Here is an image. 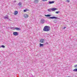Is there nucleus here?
<instances>
[{"label": "nucleus", "instance_id": "1a4fd4ad", "mask_svg": "<svg viewBox=\"0 0 77 77\" xmlns=\"http://www.w3.org/2000/svg\"><path fill=\"white\" fill-rule=\"evenodd\" d=\"M15 29L16 30H21V29L19 28H15Z\"/></svg>", "mask_w": 77, "mask_h": 77}, {"label": "nucleus", "instance_id": "393cba45", "mask_svg": "<svg viewBox=\"0 0 77 77\" xmlns=\"http://www.w3.org/2000/svg\"><path fill=\"white\" fill-rule=\"evenodd\" d=\"M16 2V1H14V2Z\"/></svg>", "mask_w": 77, "mask_h": 77}, {"label": "nucleus", "instance_id": "423d86ee", "mask_svg": "<svg viewBox=\"0 0 77 77\" xmlns=\"http://www.w3.org/2000/svg\"><path fill=\"white\" fill-rule=\"evenodd\" d=\"M54 3V1H49L48 2V4H49V5H50L51 4H53V3Z\"/></svg>", "mask_w": 77, "mask_h": 77}, {"label": "nucleus", "instance_id": "5701e85b", "mask_svg": "<svg viewBox=\"0 0 77 77\" xmlns=\"http://www.w3.org/2000/svg\"><path fill=\"white\" fill-rule=\"evenodd\" d=\"M43 2H45V1H47V0H42Z\"/></svg>", "mask_w": 77, "mask_h": 77}, {"label": "nucleus", "instance_id": "2eb2a0df", "mask_svg": "<svg viewBox=\"0 0 77 77\" xmlns=\"http://www.w3.org/2000/svg\"><path fill=\"white\" fill-rule=\"evenodd\" d=\"M46 17H50L51 16V15L50 14H48L47 15H45Z\"/></svg>", "mask_w": 77, "mask_h": 77}, {"label": "nucleus", "instance_id": "dca6fc26", "mask_svg": "<svg viewBox=\"0 0 77 77\" xmlns=\"http://www.w3.org/2000/svg\"><path fill=\"white\" fill-rule=\"evenodd\" d=\"M73 71H75V72H77V69H75L73 70Z\"/></svg>", "mask_w": 77, "mask_h": 77}, {"label": "nucleus", "instance_id": "b1692460", "mask_svg": "<svg viewBox=\"0 0 77 77\" xmlns=\"http://www.w3.org/2000/svg\"><path fill=\"white\" fill-rule=\"evenodd\" d=\"M66 28V27H63V29H65Z\"/></svg>", "mask_w": 77, "mask_h": 77}, {"label": "nucleus", "instance_id": "a211bd4d", "mask_svg": "<svg viewBox=\"0 0 77 77\" xmlns=\"http://www.w3.org/2000/svg\"><path fill=\"white\" fill-rule=\"evenodd\" d=\"M10 28H11V29H12V30H15V28H14V27H11Z\"/></svg>", "mask_w": 77, "mask_h": 77}, {"label": "nucleus", "instance_id": "39448f33", "mask_svg": "<svg viewBox=\"0 0 77 77\" xmlns=\"http://www.w3.org/2000/svg\"><path fill=\"white\" fill-rule=\"evenodd\" d=\"M13 35L15 36H18V34L17 32H13Z\"/></svg>", "mask_w": 77, "mask_h": 77}, {"label": "nucleus", "instance_id": "f257e3e1", "mask_svg": "<svg viewBox=\"0 0 77 77\" xmlns=\"http://www.w3.org/2000/svg\"><path fill=\"white\" fill-rule=\"evenodd\" d=\"M44 32H49L50 30V27L48 26H45L43 29Z\"/></svg>", "mask_w": 77, "mask_h": 77}, {"label": "nucleus", "instance_id": "4be33fe9", "mask_svg": "<svg viewBox=\"0 0 77 77\" xmlns=\"http://www.w3.org/2000/svg\"><path fill=\"white\" fill-rule=\"evenodd\" d=\"M59 12H60V11H57L55 12V13H56V14H59Z\"/></svg>", "mask_w": 77, "mask_h": 77}, {"label": "nucleus", "instance_id": "4468645a", "mask_svg": "<svg viewBox=\"0 0 77 77\" xmlns=\"http://www.w3.org/2000/svg\"><path fill=\"white\" fill-rule=\"evenodd\" d=\"M29 11V10L27 9H26L24 10H23V11L24 12H27V11Z\"/></svg>", "mask_w": 77, "mask_h": 77}, {"label": "nucleus", "instance_id": "f8f14e48", "mask_svg": "<svg viewBox=\"0 0 77 77\" xmlns=\"http://www.w3.org/2000/svg\"><path fill=\"white\" fill-rule=\"evenodd\" d=\"M14 15H17V14H18V11H15L14 13Z\"/></svg>", "mask_w": 77, "mask_h": 77}, {"label": "nucleus", "instance_id": "f3484780", "mask_svg": "<svg viewBox=\"0 0 77 77\" xmlns=\"http://www.w3.org/2000/svg\"><path fill=\"white\" fill-rule=\"evenodd\" d=\"M43 44H42L41 43L40 44V47H43Z\"/></svg>", "mask_w": 77, "mask_h": 77}, {"label": "nucleus", "instance_id": "412c9836", "mask_svg": "<svg viewBox=\"0 0 77 77\" xmlns=\"http://www.w3.org/2000/svg\"><path fill=\"white\" fill-rule=\"evenodd\" d=\"M74 67V68H77V65H75Z\"/></svg>", "mask_w": 77, "mask_h": 77}, {"label": "nucleus", "instance_id": "6e6552de", "mask_svg": "<svg viewBox=\"0 0 77 77\" xmlns=\"http://www.w3.org/2000/svg\"><path fill=\"white\" fill-rule=\"evenodd\" d=\"M40 42H41V43H43L44 42V39H42L40 40Z\"/></svg>", "mask_w": 77, "mask_h": 77}, {"label": "nucleus", "instance_id": "7ed1b4c3", "mask_svg": "<svg viewBox=\"0 0 77 77\" xmlns=\"http://www.w3.org/2000/svg\"><path fill=\"white\" fill-rule=\"evenodd\" d=\"M57 19V20H59V18L55 17H49V19Z\"/></svg>", "mask_w": 77, "mask_h": 77}, {"label": "nucleus", "instance_id": "0eeeda50", "mask_svg": "<svg viewBox=\"0 0 77 77\" xmlns=\"http://www.w3.org/2000/svg\"><path fill=\"white\" fill-rule=\"evenodd\" d=\"M24 17L25 18H27L29 17V15L27 14H25L24 15Z\"/></svg>", "mask_w": 77, "mask_h": 77}, {"label": "nucleus", "instance_id": "20e7f679", "mask_svg": "<svg viewBox=\"0 0 77 77\" xmlns=\"http://www.w3.org/2000/svg\"><path fill=\"white\" fill-rule=\"evenodd\" d=\"M45 20L44 19H42L41 20V21L40 22L42 24H44V23H45Z\"/></svg>", "mask_w": 77, "mask_h": 77}, {"label": "nucleus", "instance_id": "aec40b11", "mask_svg": "<svg viewBox=\"0 0 77 77\" xmlns=\"http://www.w3.org/2000/svg\"><path fill=\"white\" fill-rule=\"evenodd\" d=\"M70 1V0H67L66 1V2L67 3H69V2Z\"/></svg>", "mask_w": 77, "mask_h": 77}, {"label": "nucleus", "instance_id": "f03ea898", "mask_svg": "<svg viewBox=\"0 0 77 77\" xmlns=\"http://www.w3.org/2000/svg\"><path fill=\"white\" fill-rule=\"evenodd\" d=\"M57 8H49L48 9V11L49 12H51V11H56V10H57Z\"/></svg>", "mask_w": 77, "mask_h": 77}, {"label": "nucleus", "instance_id": "6ab92c4d", "mask_svg": "<svg viewBox=\"0 0 77 77\" xmlns=\"http://www.w3.org/2000/svg\"><path fill=\"white\" fill-rule=\"evenodd\" d=\"M21 4H22V3H21V2H19L18 4V5H19V6H21Z\"/></svg>", "mask_w": 77, "mask_h": 77}, {"label": "nucleus", "instance_id": "ddd939ff", "mask_svg": "<svg viewBox=\"0 0 77 77\" xmlns=\"http://www.w3.org/2000/svg\"><path fill=\"white\" fill-rule=\"evenodd\" d=\"M5 48V46L3 45H2L0 46V48Z\"/></svg>", "mask_w": 77, "mask_h": 77}, {"label": "nucleus", "instance_id": "9d476101", "mask_svg": "<svg viewBox=\"0 0 77 77\" xmlns=\"http://www.w3.org/2000/svg\"><path fill=\"white\" fill-rule=\"evenodd\" d=\"M38 3V0H35L34 1V3L35 4H37V3Z\"/></svg>", "mask_w": 77, "mask_h": 77}, {"label": "nucleus", "instance_id": "9b49d317", "mask_svg": "<svg viewBox=\"0 0 77 77\" xmlns=\"http://www.w3.org/2000/svg\"><path fill=\"white\" fill-rule=\"evenodd\" d=\"M5 19H8L9 17H8V16H5L4 17Z\"/></svg>", "mask_w": 77, "mask_h": 77}]
</instances>
